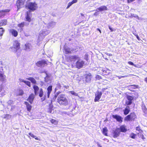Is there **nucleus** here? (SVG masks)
<instances>
[{"label":"nucleus","mask_w":147,"mask_h":147,"mask_svg":"<svg viewBox=\"0 0 147 147\" xmlns=\"http://www.w3.org/2000/svg\"><path fill=\"white\" fill-rule=\"evenodd\" d=\"M128 76V75H126V76H122L121 77H122V78L127 77Z\"/></svg>","instance_id":"nucleus-62"},{"label":"nucleus","mask_w":147,"mask_h":147,"mask_svg":"<svg viewBox=\"0 0 147 147\" xmlns=\"http://www.w3.org/2000/svg\"><path fill=\"white\" fill-rule=\"evenodd\" d=\"M11 49L13 48L15 49L16 51L20 48V44L18 40H15L13 41V46L11 47Z\"/></svg>","instance_id":"nucleus-5"},{"label":"nucleus","mask_w":147,"mask_h":147,"mask_svg":"<svg viewBox=\"0 0 147 147\" xmlns=\"http://www.w3.org/2000/svg\"><path fill=\"white\" fill-rule=\"evenodd\" d=\"M97 30L98 31L100 32V33H101V31L99 28H97Z\"/></svg>","instance_id":"nucleus-60"},{"label":"nucleus","mask_w":147,"mask_h":147,"mask_svg":"<svg viewBox=\"0 0 147 147\" xmlns=\"http://www.w3.org/2000/svg\"><path fill=\"white\" fill-rule=\"evenodd\" d=\"M34 98V95L33 93H32L29 95L27 100L31 104L33 103Z\"/></svg>","instance_id":"nucleus-12"},{"label":"nucleus","mask_w":147,"mask_h":147,"mask_svg":"<svg viewBox=\"0 0 147 147\" xmlns=\"http://www.w3.org/2000/svg\"><path fill=\"white\" fill-rule=\"evenodd\" d=\"M25 23L24 22H22L18 24V26L21 28H23L24 26Z\"/></svg>","instance_id":"nucleus-35"},{"label":"nucleus","mask_w":147,"mask_h":147,"mask_svg":"<svg viewBox=\"0 0 147 147\" xmlns=\"http://www.w3.org/2000/svg\"><path fill=\"white\" fill-rule=\"evenodd\" d=\"M29 135L32 137L34 138L35 140L39 141L40 140V139L38 138V137L35 136L32 133H29Z\"/></svg>","instance_id":"nucleus-30"},{"label":"nucleus","mask_w":147,"mask_h":147,"mask_svg":"<svg viewBox=\"0 0 147 147\" xmlns=\"http://www.w3.org/2000/svg\"><path fill=\"white\" fill-rule=\"evenodd\" d=\"M24 103L26 105V107L27 111L30 112L32 109V106L27 101H25Z\"/></svg>","instance_id":"nucleus-15"},{"label":"nucleus","mask_w":147,"mask_h":147,"mask_svg":"<svg viewBox=\"0 0 147 147\" xmlns=\"http://www.w3.org/2000/svg\"><path fill=\"white\" fill-rule=\"evenodd\" d=\"M25 46L26 47V48H25L26 50L27 49H30V45H29V44H25Z\"/></svg>","instance_id":"nucleus-46"},{"label":"nucleus","mask_w":147,"mask_h":147,"mask_svg":"<svg viewBox=\"0 0 147 147\" xmlns=\"http://www.w3.org/2000/svg\"><path fill=\"white\" fill-rule=\"evenodd\" d=\"M80 58L78 55H72L69 57V59L71 61H75L77 59H79Z\"/></svg>","instance_id":"nucleus-19"},{"label":"nucleus","mask_w":147,"mask_h":147,"mask_svg":"<svg viewBox=\"0 0 147 147\" xmlns=\"http://www.w3.org/2000/svg\"><path fill=\"white\" fill-rule=\"evenodd\" d=\"M130 111L129 107L128 106H127L124 110V115H126L129 113Z\"/></svg>","instance_id":"nucleus-24"},{"label":"nucleus","mask_w":147,"mask_h":147,"mask_svg":"<svg viewBox=\"0 0 147 147\" xmlns=\"http://www.w3.org/2000/svg\"><path fill=\"white\" fill-rule=\"evenodd\" d=\"M60 93V92H57L54 95V97H53V99H56L57 96L58 95V94H59Z\"/></svg>","instance_id":"nucleus-43"},{"label":"nucleus","mask_w":147,"mask_h":147,"mask_svg":"<svg viewBox=\"0 0 147 147\" xmlns=\"http://www.w3.org/2000/svg\"><path fill=\"white\" fill-rule=\"evenodd\" d=\"M97 93V94H95V98L94 100L95 102L98 101L102 95V93L101 92L98 91Z\"/></svg>","instance_id":"nucleus-11"},{"label":"nucleus","mask_w":147,"mask_h":147,"mask_svg":"<svg viewBox=\"0 0 147 147\" xmlns=\"http://www.w3.org/2000/svg\"><path fill=\"white\" fill-rule=\"evenodd\" d=\"M98 9L100 11H102L107 10V7L105 6H103L98 8Z\"/></svg>","instance_id":"nucleus-25"},{"label":"nucleus","mask_w":147,"mask_h":147,"mask_svg":"<svg viewBox=\"0 0 147 147\" xmlns=\"http://www.w3.org/2000/svg\"><path fill=\"white\" fill-rule=\"evenodd\" d=\"M92 78V76L90 73L86 74H85V81L88 83H90Z\"/></svg>","instance_id":"nucleus-14"},{"label":"nucleus","mask_w":147,"mask_h":147,"mask_svg":"<svg viewBox=\"0 0 147 147\" xmlns=\"http://www.w3.org/2000/svg\"><path fill=\"white\" fill-rule=\"evenodd\" d=\"M20 82H24L27 86L29 87L31 86V83L30 82L28 81H26L24 80H20Z\"/></svg>","instance_id":"nucleus-21"},{"label":"nucleus","mask_w":147,"mask_h":147,"mask_svg":"<svg viewBox=\"0 0 147 147\" xmlns=\"http://www.w3.org/2000/svg\"><path fill=\"white\" fill-rule=\"evenodd\" d=\"M109 29L111 30V32H113V31H114L113 29L110 26H109Z\"/></svg>","instance_id":"nucleus-55"},{"label":"nucleus","mask_w":147,"mask_h":147,"mask_svg":"<svg viewBox=\"0 0 147 147\" xmlns=\"http://www.w3.org/2000/svg\"><path fill=\"white\" fill-rule=\"evenodd\" d=\"M4 32V30L3 28H0V36H2Z\"/></svg>","instance_id":"nucleus-39"},{"label":"nucleus","mask_w":147,"mask_h":147,"mask_svg":"<svg viewBox=\"0 0 147 147\" xmlns=\"http://www.w3.org/2000/svg\"><path fill=\"white\" fill-rule=\"evenodd\" d=\"M136 118V116L134 112L130 113V114L127 115L125 118V119H134Z\"/></svg>","instance_id":"nucleus-10"},{"label":"nucleus","mask_w":147,"mask_h":147,"mask_svg":"<svg viewBox=\"0 0 147 147\" xmlns=\"http://www.w3.org/2000/svg\"><path fill=\"white\" fill-rule=\"evenodd\" d=\"M140 138L141 137L143 140H144V139H145V138L144 137V136L143 134H140Z\"/></svg>","instance_id":"nucleus-52"},{"label":"nucleus","mask_w":147,"mask_h":147,"mask_svg":"<svg viewBox=\"0 0 147 147\" xmlns=\"http://www.w3.org/2000/svg\"><path fill=\"white\" fill-rule=\"evenodd\" d=\"M25 1V0H17V1L16 4L18 9L24 7Z\"/></svg>","instance_id":"nucleus-6"},{"label":"nucleus","mask_w":147,"mask_h":147,"mask_svg":"<svg viewBox=\"0 0 147 147\" xmlns=\"http://www.w3.org/2000/svg\"><path fill=\"white\" fill-rule=\"evenodd\" d=\"M56 121V120H51V122L52 123L55 125L57 124V121Z\"/></svg>","instance_id":"nucleus-48"},{"label":"nucleus","mask_w":147,"mask_h":147,"mask_svg":"<svg viewBox=\"0 0 147 147\" xmlns=\"http://www.w3.org/2000/svg\"><path fill=\"white\" fill-rule=\"evenodd\" d=\"M38 95L41 98V100L42 101L45 100L47 98V96L46 95H44L43 97H42L43 95V89L42 88H40L39 90Z\"/></svg>","instance_id":"nucleus-8"},{"label":"nucleus","mask_w":147,"mask_h":147,"mask_svg":"<svg viewBox=\"0 0 147 147\" xmlns=\"http://www.w3.org/2000/svg\"><path fill=\"white\" fill-rule=\"evenodd\" d=\"M40 84L41 86H42L44 85V83L43 81H40Z\"/></svg>","instance_id":"nucleus-54"},{"label":"nucleus","mask_w":147,"mask_h":147,"mask_svg":"<svg viewBox=\"0 0 147 147\" xmlns=\"http://www.w3.org/2000/svg\"><path fill=\"white\" fill-rule=\"evenodd\" d=\"M6 76L4 75V73L2 71H0V81L4 82L5 80Z\"/></svg>","instance_id":"nucleus-17"},{"label":"nucleus","mask_w":147,"mask_h":147,"mask_svg":"<svg viewBox=\"0 0 147 147\" xmlns=\"http://www.w3.org/2000/svg\"><path fill=\"white\" fill-rule=\"evenodd\" d=\"M136 136V134L133 133H131L129 135V137L135 139Z\"/></svg>","instance_id":"nucleus-37"},{"label":"nucleus","mask_w":147,"mask_h":147,"mask_svg":"<svg viewBox=\"0 0 147 147\" xmlns=\"http://www.w3.org/2000/svg\"><path fill=\"white\" fill-rule=\"evenodd\" d=\"M107 88H102V92H104L105 90H106Z\"/></svg>","instance_id":"nucleus-56"},{"label":"nucleus","mask_w":147,"mask_h":147,"mask_svg":"<svg viewBox=\"0 0 147 147\" xmlns=\"http://www.w3.org/2000/svg\"><path fill=\"white\" fill-rule=\"evenodd\" d=\"M72 4H73L72 3V2H69L68 3V4L67 6L66 7V9L69 8V7L70 6H71Z\"/></svg>","instance_id":"nucleus-49"},{"label":"nucleus","mask_w":147,"mask_h":147,"mask_svg":"<svg viewBox=\"0 0 147 147\" xmlns=\"http://www.w3.org/2000/svg\"><path fill=\"white\" fill-rule=\"evenodd\" d=\"M26 7L30 10V12L34 11L37 8V4L35 2H30L26 6Z\"/></svg>","instance_id":"nucleus-3"},{"label":"nucleus","mask_w":147,"mask_h":147,"mask_svg":"<svg viewBox=\"0 0 147 147\" xmlns=\"http://www.w3.org/2000/svg\"><path fill=\"white\" fill-rule=\"evenodd\" d=\"M126 97L127 100L129 101H132L134 99V97L130 95H127Z\"/></svg>","instance_id":"nucleus-33"},{"label":"nucleus","mask_w":147,"mask_h":147,"mask_svg":"<svg viewBox=\"0 0 147 147\" xmlns=\"http://www.w3.org/2000/svg\"><path fill=\"white\" fill-rule=\"evenodd\" d=\"M9 32L10 33H11L12 36L15 37H16L18 34V31L16 30L13 29H11L10 30Z\"/></svg>","instance_id":"nucleus-16"},{"label":"nucleus","mask_w":147,"mask_h":147,"mask_svg":"<svg viewBox=\"0 0 147 147\" xmlns=\"http://www.w3.org/2000/svg\"><path fill=\"white\" fill-rule=\"evenodd\" d=\"M112 117H113L115 119H122V117L119 115H112Z\"/></svg>","instance_id":"nucleus-31"},{"label":"nucleus","mask_w":147,"mask_h":147,"mask_svg":"<svg viewBox=\"0 0 147 147\" xmlns=\"http://www.w3.org/2000/svg\"><path fill=\"white\" fill-rule=\"evenodd\" d=\"M45 81L46 82H48V81L46 80V77L45 78Z\"/></svg>","instance_id":"nucleus-63"},{"label":"nucleus","mask_w":147,"mask_h":147,"mask_svg":"<svg viewBox=\"0 0 147 147\" xmlns=\"http://www.w3.org/2000/svg\"><path fill=\"white\" fill-rule=\"evenodd\" d=\"M27 79L30 81L32 83L34 84H36V80L33 77H29L27 78Z\"/></svg>","instance_id":"nucleus-26"},{"label":"nucleus","mask_w":147,"mask_h":147,"mask_svg":"<svg viewBox=\"0 0 147 147\" xmlns=\"http://www.w3.org/2000/svg\"><path fill=\"white\" fill-rule=\"evenodd\" d=\"M64 50L65 53L66 54H70L71 53V49L69 48H65L64 49Z\"/></svg>","instance_id":"nucleus-28"},{"label":"nucleus","mask_w":147,"mask_h":147,"mask_svg":"<svg viewBox=\"0 0 147 147\" xmlns=\"http://www.w3.org/2000/svg\"><path fill=\"white\" fill-rule=\"evenodd\" d=\"M97 146L98 147H102V146H101L100 145V144H99V143H97Z\"/></svg>","instance_id":"nucleus-58"},{"label":"nucleus","mask_w":147,"mask_h":147,"mask_svg":"<svg viewBox=\"0 0 147 147\" xmlns=\"http://www.w3.org/2000/svg\"><path fill=\"white\" fill-rule=\"evenodd\" d=\"M108 132V130L107 127H105L102 129V134L105 136H108L107 133Z\"/></svg>","instance_id":"nucleus-23"},{"label":"nucleus","mask_w":147,"mask_h":147,"mask_svg":"<svg viewBox=\"0 0 147 147\" xmlns=\"http://www.w3.org/2000/svg\"><path fill=\"white\" fill-rule=\"evenodd\" d=\"M61 84L59 82H58L56 84V87L55 89V90L60 89L61 88Z\"/></svg>","instance_id":"nucleus-34"},{"label":"nucleus","mask_w":147,"mask_h":147,"mask_svg":"<svg viewBox=\"0 0 147 147\" xmlns=\"http://www.w3.org/2000/svg\"><path fill=\"white\" fill-rule=\"evenodd\" d=\"M47 97L49 98L50 94L52 90V86L50 85L47 88Z\"/></svg>","instance_id":"nucleus-18"},{"label":"nucleus","mask_w":147,"mask_h":147,"mask_svg":"<svg viewBox=\"0 0 147 147\" xmlns=\"http://www.w3.org/2000/svg\"><path fill=\"white\" fill-rule=\"evenodd\" d=\"M119 129V128H117L113 131V137L114 138H116L119 136L120 134V131Z\"/></svg>","instance_id":"nucleus-9"},{"label":"nucleus","mask_w":147,"mask_h":147,"mask_svg":"<svg viewBox=\"0 0 147 147\" xmlns=\"http://www.w3.org/2000/svg\"><path fill=\"white\" fill-rule=\"evenodd\" d=\"M142 109L143 112L145 114H147V109L145 105H143L142 106Z\"/></svg>","instance_id":"nucleus-32"},{"label":"nucleus","mask_w":147,"mask_h":147,"mask_svg":"<svg viewBox=\"0 0 147 147\" xmlns=\"http://www.w3.org/2000/svg\"><path fill=\"white\" fill-rule=\"evenodd\" d=\"M5 15V13H3V11L2 10H0V18L3 16Z\"/></svg>","instance_id":"nucleus-45"},{"label":"nucleus","mask_w":147,"mask_h":147,"mask_svg":"<svg viewBox=\"0 0 147 147\" xmlns=\"http://www.w3.org/2000/svg\"><path fill=\"white\" fill-rule=\"evenodd\" d=\"M53 110V107L52 106L50 105L48 109V112L50 113H51Z\"/></svg>","instance_id":"nucleus-36"},{"label":"nucleus","mask_w":147,"mask_h":147,"mask_svg":"<svg viewBox=\"0 0 147 147\" xmlns=\"http://www.w3.org/2000/svg\"><path fill=\"white\" fill-rule=\"evenodd\" d=\"M132 101H127L125 102V104L128 105H130L132 104Z\"/></svg>","instance_id":"nucleus-47"},{"label":"nucleus","mask_w":147,"mask_h":147,"mask_svg":"<svg viewBox=\"0 0 147 147\" xmlns=\"http://www.w3.org/2000/svg\"><path fill=\"white\" fill-rule=\"evenodd\" d=\"M128 63L130 65H133L136 67H137V66L136 65L134 64L131 61H128Z\"/></svg>","instance_id":"nucleus-44"},{"label":"nucleus","mask_w":147,"mask_h":147,"mask_svg":"<svg viewBox=\"0 0 147 147\" xmlns=\"http://www.w3.org/2000/svg\"><path fill=\"white\" fill-rule=\"evenodd\" d=\"M36 66L38 67H44L48 65L47 61L45 60H42L38 61L35 64Z\"/></svg>","instance_id":"nucleus-4"},{"label":"nucleus","mask_w":147,"mask_h":147,"mask_svg":"<svg viewBox=\"0 0 147 147\" xmlns=\"http://www.w3.org/2000/svg\"><path fill=\"white\" fill-rule=\"evenodd\" d=\"M134 34L135 35V36H136L137 38L139 40H140V39L138 34Z\"/></svg>","instance_id":"nucleus-51"},{"label":"nucleus","mask_w":147,"mask_h":147,"mask_svg":"<svg viewBox=\"0 0 147 147\" xmlns=\"http://www.w3.org/2000/svg\"><path fill=\"white\" fill-rule=\"evenodd\" d=\"M78 0H73L71 2L73 4L74 3H76L77 2Z\"/></svg>","instance_id":"nucleus-53"},{"label":"nucleus","mask_w":147,"mask_h":147,"mask_svg":"<svg viewBox=\"0 0 147 147\" xmlns=\"http://www.w3.org/2000/svg\"><path fill=\"white\" fill-rule=\"evenodd\" d=\"M25 20L26 21L30 22L32 21V19L30 15V11H27L26 12L25 16Z\"/></svg>","instance_id":"nucleus-13"},{"label":"nucleus","mask_w":147,"mask_h":147,"mask_svg":"<svg viewBox=\"0 0 147 147\" xmlns=\"http://www.w3.org/2000/svg\"><path fill=\"white\" fill-rule=\"evenodd\" d=\"M98 74H100L103 76H107L110 73L109 69L102 67H98L97 69Z\"/></svg>","instance_id":"nucleus-2"},{"label":"nucleus","mask_w":147,"mask_h":147,"mask_svg":"<svg viewBox=\"0 0 147 147\" xmlns=\"http://www.w3.org/2000/svg\"><path fill=\"white\" fill-rule=\"evenodd\" d=\"M57 100V102L60 105L66 106L69 104V102L65 94H61L58 97Z\"/></svg>","instance_id":"nucleus-1"},{"label":"nucleus","mask_w":147,"mask_h":147,"mask_svg":"<svg viewBox=\"0 0 147 147\" xmlns=\"http://www.w3.org/2000/svg\"><path fill=\"white\" fill-rule=\"evenodd\" d=\"M24 94V92L22 90L19 89L18 90L17 94L18 96H22Z\"/></svg>","instance_id":"nucleus-27"},{"label":"nucleus","mask_w":147,"mask_h":147,"mask_svg":"<svg viewBox=\"0 0 147 147\" xmlns=\"http://www.w3.org/2000/svg\"><path fill=\"white\" fill-rule=\"evenodd\" d=\"M5 116L6 117H8L9 116V114L6 115Z\"/></svg>","instance_id":"nucleus-64"},{"label":"nucleus","mask_w":147,"mask_h":147,"mask_svg":"<svg viewBox=\"0 0 147 147\" xmlns=\"http://www.w3.org/2000/svg\"><path fill=\"white\" fill-rule=\"evenodd\" d=\"M84 62L80 59H78L76 62V67L78 69H80L82 68L84 65Z\"/></svg>","instance_id":"nucleus-7"},{"label":"nucleus","mask_w":147,"mask_h":147,"mask_svg":"<svg viewBox=\"0 0 147 147\" xmlns=\"http://www.w3.org/2000/svg\"><path fill=\"white\" fill-rule=\"evenodd\" d=\"M119 129L120 132H125L127 131V129L126 128L125 126L124 125H121L120 128H119Z\"/></svg>","instance_id":"nucleus-22"},{"label":"nucleus","mask_w":147,"mask_h":147,"mask_svg":"<svg viewBox=\"0 0 147 147\" xmlns=\"http://www.w3.org/2000/svg\"><path fill=\"white\" fill-rule=\"evenodd\" d=\"M3 12V13H5V12H9L10 10L9 9H6L4 10H2Z\"/></svg>","instance_id":"nucleus-50"},{"label":"nucleus","mask_w":147,"mask_h":147,"mask_svg":"<svg viewBox=\"0 0 147 147\" xmlns=\"http://www.w3.org/2000/svg\"><path fill=\"white\" fill-rule=\"evenodd\" d=\"M132 86L133 87H131L133 89H136L138 88V85H131L130 86Z\"/></svg>","instance_id":"nucleus-41"},{"label":"nucleus","mask_w":147,"mask_h":147,"mask_svg":"<svg viewBox=\"0 0 147 147\" xmlns=\"http://www.w3.org/2000/svg\"><path fill=\"white\" fill-rule=\"evenodd\" d=\"M7 21L6 20H1L0 22V26H3L7 24Z\"/></svg>","instance_id":"nucleus-29"},{"label":"nucleus","mask_w":147,"mask_h":147,"mask_svg":"<svg viewBox=\"0 0 147 147\" xmlns=\"http://www.w3.org/2000/svg\"><path fill=\"white\" fill-rule=\"evenodd\" d=\"M88 54H86L85 55V57L86 58H87L88 57Z\"/></svg>","instance_id":"nucleus-59"},{"label":"nucleus","mask_w":147,"mask_h":147,"mask_svg":"<svg viewBox=\"0 0 147 147\" xmlns=\"http://www.w3.org/2000/svg\"><path fill=\"white\" fill-rule=\"evenodd\" d=\"M63 87L64 88H65L66 89L68 88L69 87V86H64Z\"/></svg>","instance_id":"nucleus-57"},{"label":"nucleus","mask_w":147,"mask_h":147,"mask_svg":"<svg viewBox=\"0 0 147 147\" xmlns=\"http://www.w3.org/2000/svg\"><path fill=\"white\" fill-rule=\"evenodd\" d=\"M95 78L97 80H99L102 79V77L100 76L99 75H96L95 77Z\"/></svg>","instance_id":"nucleus-40"},{"label":"nucleus","mask_w":147,"mask_h":147,"mask_svg":"<svg viewBox=\"0 0 147 147\" xmlns=\"http://www.w3.org/2000/svg\"><path fill=\"white\" fill-rule=\"evenodd\" d=\"M33 88L34 90L35 95H37L38 94V92L39 90V87L37 86L34 85L33 86Z\"/></svg>","instance_id":"nucleus-20"},{"label":"nucleus","mask_w":147,"mask_h":147,"mask_svg":"<svg viewBox=\"0 0 147 147\" xmlns=\"http://www.w3.org/2000/svg\"><path fill=\"white\" fill-rule=\"evenodd\" d=\"M70 93L71 94H72L75 96H78V94L76 93L74 91H70Z\"/></svg>","instance_id":"nucleus-42"},{"label":"nucleus","mask_w":147,"mask_h":147,"mask_svg":"<svg viewBox=\"0 0 147 147\" xmlns=\"http://www.w3.org/2000/svg\"><path fill=\"white\" fill-rule=\"evenodd\" d=\"M136 130L138 131L140 133H142L143 131L141 129V128L139 126L136 127Z\"/></svg>","instance_id":"nucleus-38"},{"label":"nucleus","mask_w":147,"mask_h":147,"mask_svg":"<svg viewBox=\"0 0 147 147\" xmlns=\"http://www.w3.org/2000/svg\"><path fill=\"white\" fill-rule=\"evenodd\" d=\"M145 81L147 83V78H146L144 79Z\"/></svg>","instance_id":"nucleus-61"}]
</instances>
